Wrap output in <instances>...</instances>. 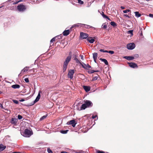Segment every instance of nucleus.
Listing matches in <instances>:
<instances>
[{"label": "nucleus", "instance_id": "47", "mask_svg": "<svg viewBox=\"0 0 153 153\" xmlns=\"http://www.w3.org/2000/svg\"><path fill=\"white\" fill-rule=\"evenodd\" d=\"M0 108H3V106L2 105L1 103H0Z\"/></svg>", "mask_w": 153, "mask_h": 153}, {"label": "nucleus", "instance_id": "20", "mask_svg": "<svg viewBox=\"0 0 153 153\" xmlns=\"http://www.w3.org/2000/svg\"><path fill=\"white\" fill-rule=\"evenodd\" d=\"M100 60L102 62H104L105 65H108V62L106 59H100Z\"/></svg>", "mask_w": 153, "mask_h": 153}, {"label": "nucleus", "instance_id": "26", "mask_svg": "<svg viewBox=\"0 0 153 153\" xmlns=\"http://www.w3.org/2000/svg\"><path fill=\"white\" fill-rule=\"evenodd\" d=\"M57 38V36H55L51 40L50 42L51 43V42H53L55 41V40Z\"/></svg>", "mask_w": 153, "mask_h": 153}, {"label": "nucleus", "instance_id": "57", "mask_svg": "<svg viewBox=\"0 0 153 153\" xmlns=\"http://www.w3.org/2000/svg\"><path fill=\"white\" fill-rule=\"evenodd\" d=\"M1 7H0V8H1Z\"/></svg>", "mask_w": 153, "mask_h": 153}, {"label": "nucleus", "instance_id": "2", "mask_svg": "<svg viewBox=\"0 0 153 153\" xmlns=\"http://www.w3.org/2000/svg\"><path fill=\"white\" fill-rule=\"evenodd\" d=\"M92 105V103L91 101L86 100L85 102V103L82 105L80 110L85 109L87 107L91 106Z\"/></svg>", "mask_w": 153, "mask_h": 153}, {"label": "nucleus", "instance_id": "45", "mask_svg": "<svg viewBox=\"0 0 153 153\" xmlns=\"http://www.w3.org/2000/svg\"><path fill=\"white\" fill-rule=\"evenodd\" d=\"M124 16L128 18H130V17L129 16H128L127 14H124Z\"/></svg>", "mask_w": 153, "mask_h": 153}, {"label": "nucleus", "instance_id": "32", "mask_svg": "<svg viewBox=\"0 0 153 153\" xmlns=\"http://www.w3.org/2000/svg\"><path fill=\"white\" fill-rule=\"evenodd\" d=\"M130 11H131L130 10L128 9V10H123V12L124 13H127V12H130Z\"/></svg>", "mask_w": 153, "mask_h": 153}, {"label": "nucleus", "instance_id": "1", "mask_svg": "<svg viewBox=\"0 0 153 153\" xmlns=\"http://www.w3.org/2000/svg\"><path fill=\"white\" fill-rule=\"evenodd\" d=\"M22 132H21V134L24 137H29L33 134V131L31 129H26L25 130L24 132L22 134Z\"/></svg>", "mask_w": 153, "mask_h": 153}, {"label": "nucleus", "instance_id": "54", "mask_svg": "<svg viewBox=\"0 0 153 153\" xmlns=\"http://www.w3.org/2000/svg\"><path fill=\"white\" fill-rule=\"evenodd\" d=\"M99 71H98L97 70V71H94V72H98Z\"/></svg>", "mask_w": 153, "mask_h": 153}, {"label": "nucleus", "instance_id": "8", "mask_svg": "<svg viewBox=\"0 0 153 153\" xmlns=\"http://www.w3.org/2000/svg\"><path fill=\"white\" fill-rule=\"evenodd\" d=\"M128 64L129 65V66L131 67L134 68H137L138 66L137 64L134 62L128 63Z\"/></svg>", "mask_w": 153, "mask_h": 153}, {"label": "nucleus", "instance_id": "15", "mask_svg": "<svg viewBox=\"0 0 153 153\" xmlns=\"http://www.w3.org/2000/svg\"><path fill=\"white\" fill-rule=\"evenodd\" d=\"M82 65L83 67L85 69H87V68H90L91 67V66L88 64H87L86 65L84 64L83 65Z\"/></svg>", "mask_w": 153, "mask_h": 153}, {"label": "nucleus", "instance_id": "31", "mask_svg": "<svg viewBox=\"0 0 153 153\" xmlns=\"http://www.w3.org/2000/svg\"><path fill=\"white\" fill-rule=\"evenodd\" d=\"M79 24H75V25H74L72 26L71 28H70V29H71L73 27H78L79 26V25H79Z\"/></svg>", "mask_w": 153, "mask_h": 153}, {"label": "nucleus", "instance_id": "29", "mask_svg": "<svg viewBox=\"0 0 153 153\" xmlns=\"http://www.w3.org/2000/svg\"><path fill=\"white\" fill-rule=\"evenodd\" d=\"M100 52H103L104 53H108V51H106V50H104L102 49H100Z\"/></svg>", "mask_w": 153, "mask_h": 153}, {"label": "nucleus", "instance_id": "3", "mask_svg": "<svg viewBox=\"0 0 153 153\" xmlns=\"http://www.w3.org/2000/svg\"><path fill=\"white\" fill-rule=\"evenodd\" d=\"M26 7L23 4H20L17 7V9L20 12H23L26 9Z\"/></svg>", "mask_w": 153, "mask_h": 153}, {"label": "nucleus", "instance_id": "49", "mask_svg": "<svg viewBox=\"0 0 153 153\" xmlns=\"http://www.w3.org/2000/svg\"><path fill=\"white\" fill-rule=\"evenodd\" d=\"M84 26H85V27L88 28V27H89V26H88L87 25H84Z\"/></svg>", "mask_w": 153, "mask_h": 153}, {"label": "nucleus", "instance_id": "38", "mask_svg": "<svg viewBox=\"0 0 153 153\" xmlns=\"http://www.w3.org/2000/svg\"><path fill=\"white\" fill-rule=\"evenodd\" d=\"M57 36V38H58V39H60L62 38V36H61V35H59L58 36Z\"/></svg>", "mask_w": 153, "mask_h": 153}, {"label": "nucleus", "instance_id": "6", "mask_svg": "<svg viewBox=\"0 0 153 153\" xmlns=\"http://www.w3.org/2000/svg\"><path fill=\"white\" fill-rule=\"evenodd\" d=\"M74 73V70H70L68 74V77L71 78V79H72L73 77V75Z\"/></svg>", "mask_w": 153, "mask_h": 153}, {"label": "nucleus", "instance_id": "7", "mask_svg": "<svg viewBox=\"0 0 153 153\" xmlns=\"http://www.w3.org/2000/svg\"><path fill=\"white\" fill-rule=\"evenodd\" d=\"M88 36L87 34L83 33L81 32L80 33V37L82 39H86Z\"/></svg>", "mask_w": 153, "mask_h": 153}, {"label": "nucleus", "instance_id": "46", "mask_svg": "<svg viewBox=\"0 0 153 153\" xmlns=\"http://www.w3.org/2000/svg\"><path fill=\"white\" fill-rule=\"evenodd\" d=\"M98 12L100 13V14L102 16V14L104 13L102 11L101 12L100 11H99V10H98Z\"/></svg>", "mask_w": 153, "mask_h": 153}, {"label": "nucleus", "instance_id": "21", "mask_svg": "<svg viewBox=\"0 0 153 153\" xmlns=\"http://www.w3.org/2000/svg\"><path fill=\"white\" fill-rule=\"evenodd\" d=\"M135 14V16L137 17H139L141 16V15L138 12H134Z\"/></svg>", "mask_w": 153, "mask_h": 153}, {"label": "nucleus", "instance_id": "19", "mask_svg": "<svg viewBox=\"0 0 153 153\" xmlns=\"http://www.w3.org/2000/svg\"><path fill=\"white\" fill-rule=\"evenodd\" d=\"M6 147L2 144L0 145V151H2L5 149Z\"/></svg>", "mask_w": 153, "mask_h": 153}, {"label": "nucleus", "instance_id": "16", "mask_svg": "<svg viewBox=\"0 0 153 153\" xmlns=\"http://www.w3.org/2000/svg\"><path fill=\"white\" fill-rule=\"evenodd\" d=\"M83 88L86 92L89 91L90 89V88L89 87L85 86H83Z\"/></svg>", "mask_w": 153, "mask_h": 153}, {"label": "nucleus", "instance_id": "11", "mask_svg": "<svg viewBox=\"0 0 153 153\" xmlns=\"http://www.w3.org/2000/svg\"><path fill=\"white\" fill-rule=\"evenodd\" d=\"M40 98V91L39 92V94L37 95V96L36 97V99L34 101V104L36 103L37 102H38Z\"/></svg>", "mask_w": 153, "mask_h": 153}, {"label": "nucleus", "instance_id": "13", "mask_svg": "<svg viewBox=\"0 0 153 153\" xmlns=\"http://www.w3.org/2000/svg\"><path fill=\"white\" fill-rule=\"evenodd\" d=\"M69 30H65L63 32V35L64 36H66L68 35L70 33Z\"/></svg>", "mask_w": 153, "mask_h": 153}, {"label": "nucleus", "instance_id": "55", "mask_svg": "<svg viewBox=\"0 0 153 153\" xmlns=\"http://www.w3.org/2000/svg\"><path fill=\"white\" fill-rule=\"evenodd\" d=\"M81 59H83V57L82 56L81 57Z\"/></svg>", "mask_w": 153, "mask_h": 153}, {"label": "nucleus", "instance_id": "35", "mask_svg": "<svg viewBox=\"0 0 153 153\" xmlns=\"http://www.w3.org/2000/svg\"><path fill=\"white\" fill-rule=\"evenodd\" d=\"M13 102L14 103H15V104H17L18 103H19V102L17 100H13Z\"/></svg>", "mask_w": 153, "mask_h": 153}, {"label": "nucleus", "instance_id": "9", "mask_svg": "<svg viewBox=\"0 0 153 153\" xmlns=\"http://www.w3.org/2000/svg\"><path fill=\"white\" fill-rule=\"evenodd\" d=\"M71 59V56H68L66 58L65 62H64V64L68 65L69 62L70 61Z\"/></svg>", "mask_w": 153, "mask_h": 153}, {"label": "nucleus", "instance_id": "4", "mask_svg": "<svg viewBox=\"0 0 153 153\" xmlns=\"http://www.w3.org/2000/svg\"><path fill=\"white\" fill-rule=\"evenodd\" d=\"M127 47L128 49L132 50L135 47V45L134 43H130L127 44Z\"/></svg>", "mask_w": 153, "mask_h": 153}, {"label": "nucleus", "instance_id": "42", "mask_svg": "<svg viewBox=\"0 0 153 153\" xmlns=\"http://www.w3.org/2000/svg\"><path fill=\"white\" fill-rule=\"evenodd\" d=\"M111 24L113 26H115V22H111Z\"/></svg>", "mask_w": 153, "mask_h": 153}, {"label": "nucleus", "instance_id": "25", "mask_svg": "<svg viewBox=\"0 0 153 153\" xmlns=\"http://www.w3.org/2000/svg\"><path fill=\"white\" fill-rule=\"evenodd\" d=\"M102 16L104 18H106L109 20H110V19L108 17L106 16L104 14V13L102 14Z\"/></svg>", "mask_w": 153, "mask_h": 153}, {"label": "nucleus", "instance_id": "50", "mask_svg": "<svg viewBox=\"0 0 153 153\" xmlns=\"http://www.w3.org/2000/svg\"><path fill=\"white\" fill-rule=\"evenodd\" d=\"M19 101L20 102H23L25 101V100H24L23 99H22L20 100Z\"/></svg>", "mask_w": 153, "mask_h": 153}, {"label": "nucleus", "instance_id": "28", "mask_svg": "<svg viewBox=\"0 0 153 153\" xmlns=\"http://www.w3.org/2000/svg\"><path fill=\"white\" fill-rule=\"evenodd\" d=\"M46 117H47L46 115H44L43 116H42V117L40 118V120H44V119H45V118H46Z\"/></svg>", "mask_w": 153, "mask_h": 153}, {"label": "nucleus", "instance_id": "51", "mask_svg": "<svg viewBox=\"0 0 153 153\" xmlns=\"http://www.w3.org/2000/svg\"><path fill=\"white\" fill-rule=\"evenodd\" d=\"M121 8L122 9H124L125 8L124 7L122 6L121 7Z\"/></svg>", "mask_w": 153, "mask_h": 153}, {"label": "nucleus", "instance_id": "34", "mask_svg": "<svg viewBox=\"0 0 153 153\" xmlns=\"http://www.w3.org/2000/svg\"><path fill=\"white\" fill-rule=\"evenodd\" d=\"M78 2L79 3L81 4H83L84 3L81 0H79Z\"/></svg>", "mask_w": 153, "mask_h": 153}, {"label": "nucleus", "instance_id": "24", "mask_svg": "<svg viewBox=\"0 0 153 153\" xmlns=\"http://www.w3.org/2000/svg\"><path fill=\"white\" fill-rule=\"evenodd\" d=\"M68 131V130H62L60 131V132L62 134H66L67 133Z\"/></svg>", "mask_w": 153, "mask_h": 153}, {"label": "nucleus", "instance_id": "27", "mask_svg": "<svg viewBox=\"0 0 153 153\" xmlns=\"http://www.w3.org/2000/svg\"><path fill=\"white\" fill-rule=\"evenodd\" d=\"M107 25L106 23H104L103 24L102 26V28L104 29H105L107 28Z\"/></svg>", "mask_w": 153, "mask_h": 153}, {"label": "nucleus", "instance_id": "18", "mask_svg": "<svg viewBox=\"0 0 153 153\" xmlns=\"http://www.w3.org/2000/svg\"><path fill=\"white\" fill-rule=\"evenodd\" d=\"M20 87V86L19 85L17 84H15L14 85H13L12 86V87L13 88L16 89V88H19Z\"/></svg>", "mask_w": 153, "mask_h": 153}, {"label": "nucleus", "instance_id": "41", "mask_svg": "<svg viewBox=\"0 0 153 153\" xmlns=\"http://www.w3.org/2000/svg\"><path fill=\"white\" fill-rule=\"evenodd\" d=\"M18 118L19 120H21L22 118V117L21 116L19 115H18Z\"/></svg>", "mask_w": 153, "mask_h": 153}, {"label": "nucleus", "instance_id": "5", "mask_svg": "<svg viewBox=\"0 0 153 153\" xmlns=\"http://www.w3.org/2000/svg\"><path fill=\"white\" fill-rule=\"evenodd\" d=\"M76 123H75V120H70V121L68 122L67 124L68 125H71L72 126L74 127H75Z\"/></svg>", "mask_w": 153, "mask_h": 153}, {"label": "nucleus", "instance_id": "52", "mask_svg": "<svg viewBox=\"0 0 153 153\" xmlns=\"http://www.w3.org/2000/svg\"><path fill=\"white\" fill-rule=\"evenodd\" d=\"M20 1H19L16 2V3H15V4H17L18 3H19Z\"/></svg>", "mask_w": 153, "mask_h": 153}, {"label": "nucleus", "instance_id": "17", "mask_svg": "<svg viewBox=\"0 0 153 153\" xmlns=\"http://www.w3.org/2000/svg\"><path fill=\"white\" fill-rule=\"evenodd\" d=\"M97 53H93V58L95 62H96V59H97Z\"/></svg>", "mask_w": 153, "mask_h": 153}, {"label": "nucleus", "instance_id": "14", "mask_svg": "<svg viewBox=\"0 0 153 153\" xmlns=\"http://www.w3.org/2000/svg\"><path fill=\"white\" fill-rule=\"evenodd\" d=\"M87 40L91 43H93L95 41L94 39L92 37L87 38Z\"/></svg>", "mask_w": 153, "mask_h": 153}, {"label": "nucleus", "instance_id": "56", "mask_svg": "<svg viewBox=\"0 0 153 153\" xmlns=\"http://www.w3.org/2000/svg\"><path fill=\"white\" fill-rule=\"evenodd\" d=\"M115 26H116V25H117L116 24V23H115Z\"/></svg>", "mask_w": 153, "mask_h": 153}, {"label": "nucleus", "instance_id": "22", "mask_svg": "<svg viewBox=\"0 0 153 153\" xmlns=\"http://www.w3.org/2000/svg\"><path fill=\"white\" fill-rule=\"evenodd\" d=\"M28 68H29V67H25L23 70H22V71H21V73L22 72H26L27 71L28 69Z\"/></svg>", "mask_w": 153, "mask_h": 153}, {"label": "nucleus", "instance_id": "12", "mask_svg": "<svg viewBox=\"0 0 153 153\" xmlns=\"http://www.w3.org/2000/svg\"><path fill=\"white\" fill-rule=\"evenodd\" d=\"M124 58L128 60H132L134 59V57L133 56H125Z\"/></svg>", "mask_w": 153, "mask_h": 153}, {"label": "nucleus", "instance_id": "48", "mask_svg": "<svg viewBox=\"0 0 153 153\" xmlns=\"http://www.w3.org/2000/svg\"><path fill=\"white\" fill-rule=\"evenodd\" d=\"M149 16L150 17H153V14H149Z\"/></svg>", "mask_w": 153, "mask_h": 153}, {"label": "nucleus", "instance_id": "39", "mask_svg": "<svg viewBox=\"0 0 153 153\" xmlns=\"http://www.w3.org/2000/svg\"><path fill=\"white\" fill-rule=\"evenodd\" d=\"M25 82L27 83L29 82V80L28 78H26L25 79Z\"/></svg>", "mask_w": 153, "mask_h": 153}, {"label": "nucleus", "instance_id": "37", "mask_svg": "<svg viewBox=\"0 0 153 153\" xmlns=\"http://www.w3.org/2000/svg\"><path fill=\"white\" fill-rule=\"evenodd\" d=\"M47 151L48 153H52V151L49 149H48Z\"/></svg>", "mask_w": 153, "mask_h": 153}, {"label": "nucleus", "instance_id": "53", "mask_svg": "<svg viewBox=\"0 0 153 153\" xmlns=\"http://www.w3.org/2000/svg\"><path fill=\"white\" fill-rule=\"evenodd\" d=\"M67 153V152H61V153Z\"/></svg>", "mask_w": 153, "mask_h": 153}, {"label": "nucleus", "instance_id": "33", "mask_svg": "<svg viewBox=\"0 0 153 153\" xmlns=\"http://www.w3.org/2000/svg\"><path fill=\"white\" fill-rule=\"evenodd\" d=\"M98 76H95L92 79V81H94L98 79Z\"/></svg>", "mask_w": 153, "mask_h": 153}, {"label": "nucleus", "instance_id": "43", "mask_svg": "<svg viewBox=\"0 0 153 153\" xmlns=\"http://www.w3.org/2000/svg\"><path fill=\"white\" fill-rule=\"evenodd\" d=\"M96 117H97V119L98 118H97V115H96L95 116H93L92 117V118L93 119H94Z\"/></svg>", "mask_w": 153, "mask_h": 153}, {"label": "nucleus", "instance_id": "36", "mask_svg": "<svg viewBox=\"0 0 153 153\" xmlns=\"http://www.w3.org/2000/svg\"><path fill=\"white\" fill-rule=\"evenodd\" d=\"M128 33L129 34H131L132 35H133V30H130L128 31Z\"/></svg>", "mask_w": 153, "mask_h": 153}, {"label": "nucleus", "instance_id": "44", "mask_svg": "<svg viewBox=\"0 0 153 153\" xmlns=\"http://www.w3.org/2000/svg\"><path fill=\"white\" fill-rule=\"evenodd\" d=\"M97 153H105L103 151H100L99 150H98L97 151Z\"/></svg>", "mask_w": 153, "mask_h": 153}, {"label": "nucleus", "instance_id": "30", "mask_svg": "<svg viewBox=\"0 0 153 153\" xmlns=\"http://www.w3.org/2000/svg\"><path fill=\"white\" fill-rule=\"evenodd\" d=\"M88 72L89 74H92L94 72V70H90L88 71Z\"/></svg>", "mask_w": 153, "mask_h": 153}, {"label": "nucleus", "instance_id": "23", "mask_svg": "<svg viewBox=\"0 0 153 153\" xmlns=\"http://www.w3.org/2000/svg\"><path fill=\"white\" fill-rule=\"evenodd\" d=\"M68 65H65L64 64L63 71L64 72L67 69V67Z\"/></svg>", "mask_w": 153, "mask_h": 153}, {"label": "nucleus", "instance_id": "10", "mask_svg": "<svg viewBox=\"0 0 153 153\" xmlns=\"http://www.w3.org/2000/svg\"><path fill=\"white\" fill-rule=\"evenodd\" d=\"M18 120L16 118H12L10 121L11 124H16Z\"/></svg>", "mask_w": 153, "mask_h": 153}, {"label": "nucleus", "instance_id": "40", "mask_svg": "<svg viewBox=\"0 0 153 153\" xmlns=\"http://www.w3.org/2000/svg\"><path fill=\"white\" fill-rule=\"evenodd\" d=\"M108 53L111 54H113L114 53V51H108Z\"/></svg>", "mask_w": 153, "mask_h": 153}]
</instances>
